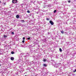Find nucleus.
<instances>
[{"label":"nucleus","mask_w":76,"mask_h":76,"mask_svg":"<svg viewBox=\"0 0 76 76\" xmlns=\"http://www.w3.org/2000/svg\"><path fill=\"white\" fill-rule=\"evenodd\" d=\"M27 13H30V11H29V10H28L27 11Z\"/></svg>","instance_id":"11"},{"label":"nucleus","mask_w":76,"mask_h":76,"mask_svg":"<svg viewBox=\"0 0 76 76\" xmlns=\"http://www.w3.org/2000/svg\"><path fill=\"white\" fill-rule=\"evenodd\" d=\"M43 61H44V62H45V61H46V60L45 59H44Z\"/></svg>","instance_id":"10"},{"label":"nucleus","mask_w":76,"mask_h":76,"mask_svg":"<svg viewBox=\"0 0 76 76\" xmlns=\"http://www.w3.org/2000/svg\"><path fill=\"white\" fill-rule=\"evenodd\" d=\"M28 40L30 39V37H28Z\"/></svg>","instance_id":"19"},{"label":"nucleus","mask_w":76,"mask_h":76,"mask_svg":"<svg viewBox=\"0 0 76 76\" xmlns=\"http://www.w3.org/2000/svg\"><path fill=\"white\" fill-rule=\"evenodd\" d=\"M0 3H1V1H0Z\"/></svg>","instance_id":"22"},{"label":"nucleus","mask_w":76,"mask_h":76,"mask_svg":"<svg viewBox=\"0 0 76 76\" xmlns=\"http://www.w3.org/2000/svg\"><path fill=\"white\" fill-rule=\"evenodd\" d=\"M18 2V0H12V3H16Z\"/></svg>","instance_id":"1"},{"label":"nucleus","mask_w":76,"mask_h":76,"mask_svg":"<svg viewBox=\"0 0 76 76\" xmlns=\"http://www.w3.org/2000/svg\"><path fill=\"white\" fill-rule=\"evenodd\" d=\"M4 38H7V36H6L5 35H4Z\"/></svg>","instance_id":"8"},{"label":"nucleus","mask_w":76,"mask_h":76,"mask_svg":"<svg viewBox=\"0 0 76 76\" xmlns=\"http://www.w3.org/2000/svg\"><path fill=\"white\" fill-rule=\"evenodd\" d=\"M0 66H1V65L0 64Z\"/></svg>","instance_id":"23"},{"label":"nucleus","mask_w":76,"mask_h":76,"mask_svg":"<svg viewBox=\"0 0 76 76\" xmlns=\"http://www.w3.org/2000/svg\"><path fill=\"white\" fill-rule=\"evenodd\" d=\"M11 54H14V52H13V51L12 52Z\"/></svg>","instance_id":"12"},{"label":"nucleus","mask_w":76,"mask_h":76,"mask_svg":"<svg viewBox=\"0 0 76 76\" xmlns=\"http://www.w3.org/2000/svg\"><path fill=\"white\" fill-rule=\"evenodd\" d=\"M22 42H23V43H24V42H25V40H23L22 41Z\"/></svg>","instance_id":"16"},{"label":"nucleus","mask_w":76,"mask_h":76,"mask_svg":"<svg viewBox=\"0 0 76 76\" xmlns=\"http://www.w3.org/2000/svg\"><path fill=\"white\" fill-rule=\"evenodd\" d=\"M25 76H27V75H25Z\"/></svg>","instance_id":"24"},{"label":"nucleus","mask_w":76,"mask_h":76,"mask_svg":"<svg viewBox=\"0 0 76 76\" xmlns=\"http://www.w3.org/2000/svg\"><path fill=\"white\" fill-rule=\"evenodd\" d=\"M23 40L25 39V38L24 37H23Z\"/></svg>","instance_id":"15"},{"label":"nucleus","mask_w":76,"mask_h":76,"mask_svg":"<svg viewBox=\"0 0 76 76\" xmlns=\"http://www.w3.org/2000/svg\"><path fill=\"white\" fill-rule=\"evenodd\" d=\"M68 3H70V1H68Z\"/></svg>","instance_id":"21"},{"label":"nucleus","mask_w":76,"mask_h":76,"mask_svg":"<svg viewBox=\"0 0 76 76\" xmlns=\"http://www.w3.org/2000/svg\"><path fill=\"white\" fill-rule=\"evenodd\" d=\"M49 23H50L52 25H54V22H53L51 20H50L49 21Z\"/></svg>","instance_id":"2"},{"label":"nucleus","mask_w":76,"mask_h":76,"mask_svg":"<svg viewBox=\"0 0 76 76\" xmlns=\"http://www.w3.org/2000/svg\"><path fill=\"white\" fill-rule=\"evenodd\" d=\"M46 20H50V19H49V18H47L46 19Z\"/></svg>","instance_id":"14"},{"label":"nucleus","mask_w":76,"mask_h":76,"mask_svg":"<svg viewBox=\"0 0 76 76\" xmlns=\"http://www.w3.org/2000/svg\"><path fill=\"white\" fill-rule=\"evenodd\" d=\"M61 32L62 34H64V31H61Z\"/></svg>","instance_id":"13"},{"label":"nucleus","mask_w":76,"mask_h":76,"mask_svg":"<svg viewBox=\"0 0 76 76\" xmlns=\"http://www.w3.org/2000/svg\"><path fill=\"white\" fill-rule=\"evenodd\" d=\"M43 66H44V67H46V66H47V65L46 64H44Z\"/></svg>","instance_id":"5"},{"label":"nucleus","mask_w":76,"mask_h":76,"mask_svg":"<svg viewBox=\"0 0 76 76\" xmlns=\"http://www.w3.org/2000/svg\"><path fill=\"white\" fill-rule=\"evenodd\" d=\"M59 50L60 51H61H61H62V50L61 49V48H60L59 49Z\"/></svg>","instance_id":"7"},{"label":"nucleus","mask_w":76,"mask_h":76,"mask_svg":"<svg viewBox=\"0 0 76 76\" xmlns=\"http://www.w3.org/2000/svg\"><path fill=\"white\" fill-rule=\"evenodd\" d=\"M11 60H14V58L12 57L11 58Z\"/></svg>","instance_id":"3"},{"label":"nucleus","mask_w":76,"mask_h":76,"mask_svg":"<svg viewBox=\"0 0 76 76\" xmlns=\"http://www.w3.org/2000/svg\"><path fill=\"white\" fill-rule=\"evenodd\" d=\"M56 12H57V10H55L54 11V13H56Z\"/></svg>","instance_id":"9"},{"label":"nucleus","mask_w":76,"mask_h":76,"mask_svg":"<svg viewBox=\"0 0 76 76\" xmlns=\"http://www.w3.org/2000/svg\"><path fill=\"white\" fill-rule=\"evenodd\" d=\"M75 72H76V69H75V71H74V73H75Z\"/></svg>","instance_id":"18"},{"label":"nucleus","mask_w":76,"mask_h":76,"mask_svg":"<svg viewBox=\"0 0 76 76\" xmlns=\"http://www.w3.org/2000/svg\"><path fill=\"white\" fill-rule=\"evenodd\" d=\"M21 22H24V20H20Z\"/></svg>","instance_id":"6"},{"label":"nucleus","mask_w":76,"mask_h":76,"mask_svg":"<svg viewBox=\"0 0 76 76\" xmlns=\"http://www.w3.org/2000/svg\"><path fill=\"white\" fill-rule=\"evenodd\" d=\"M4 5H6V3H4Z\"/></svg>","instance_id":"20"},{"label":"nucleus","mask_w":76,"mask_h":76,"mask_svg":"<svg viewBox=\"0 0 76 76\" xmlns=\"http://www.w3.org/2000/svg\"><path fill=\"white\" fill-rule=\"evenodd\" d=\"M16 18H19V15H17L16 16Z\"/></svg>","instance_id":"4"},{"label":"nucleus","mask_w":76,"mask_h":76,"mask_svg":"<svg viewBox=\"0 0 76 76\" xmlns=\"http://www.w3.org/2000/svg\"><path fill=\"white\" fill-rule=\"evenodd\" d=\"M12 35L14 34V33L13 32H12Z\"/></svg>","instance_id":"17"}]
</instances>
